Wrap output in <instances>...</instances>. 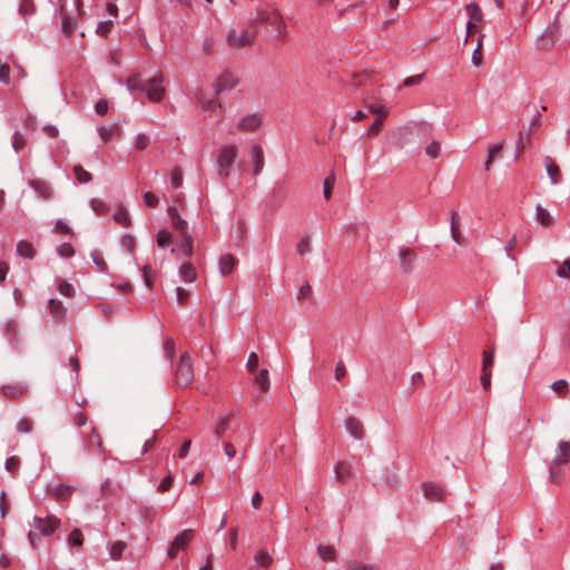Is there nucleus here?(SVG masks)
<instances>
[{"instance_id": "obj_64", "label": "nucleus", "mask_w": 570, "mask_h": 570, "mask_svg": "<svg viewBox=\"0 0 570 570\" xmlns=\"http://www.w3.org/2000/svg\"><path fill=\"white\" fill-rule=\"evenodd\" d=\"M347 570H379V568L373 564L352 563L348 566Z\"/></svg>"}, {"instance_id": "obj_26", "label": "nucleus", "mask_w": 570, "mask_h": 570, "mask_svg": "<svg viewBox=\"0 0 570 570\" xmlns=\"http://www.w3.org/2000/svg\"><path fill=\"white\" fill-rule=\"evenodd\" d=\"M179 273L185 282H194L197 278L195 267L190 263H185L180 266Z\"/></svg>"}, {"instance_id": "obj_4", "label": "nucleus", "mask_w": 570, "mask_h": 570, "mask_svg": "<svg viewBox=\"0 0 570 570\" xmlns=\"http://www.w3.org/2000/svg\"><path fill=\"white\" fill-rule=\"evenodd\" d=\"M164 76L158 73L144 82L141 91H144L148 99L153 102H160L165 97L166 89L163 86Z\"/></svg>"}, {"instance_id": "obj_41", "label": "nucleus", "mask_w": 570, "mask_h": 570, "mask_svg": "<svg viewBox=\"0 0 570 570\" xmlns=\"http://www.w3.org/2000/svg\"><path fill=\"white\" fill-rule=\"evenodd\" d=\"M441 151V144L438 140H432L426 147H425V154L426 156L431 158H438Z\"/></svg>"}, {"instance_id": "obj_25", "label": "nucleus", "mask_w": 570, "mask_h": 570, "mask_svg": "<svg viewBox=\"0 0 570 570\" xmlns=\"http://www.w3.org/2000/svg\"><path fill=\"white\" fill-rule=\"evenodd\" d=\"M98 134L104 142H108L114 136L120 134V128L118 125H111L109 127L104 126L98 129Z\"/></svg>"}, {"instance_id": "obj_6", "label": "nucleus", "mask_w": 570, "mask_h": 570, "mask_svg": "<svg viewBox=\"0 0 570 570\" xmlns=\"http://www.w3.org/2000/svg\"><path fill=\"white\" fill-rule=\"evenodd\" d=\"M59 525L60 519L52 514L45 518L35 517L31 524L33 530L45 537L51 535L59 528Z\"/></svg>"}, {"instance_id": "obj_63", "label": "nucleus", "mask_w": 570, "mask_h": 570, "mask_svg": "<svg viewBox=\"0 0 570 570\" xmlns=\"http://www.w3.org/2000/svg\"><path fill=\"white\" fill-rule=\"evenodd\" d=\"M296 252L299 255H305L306 253H308L309 252V239L308 238L301 239L296 246Z\"/></svg>"}, {"instance_id": "obj_59", "label": "nucleus", "mask_w": 570, "mask_h": 570, "mask_svg": "<svg viewBox=\"0 0 570 570\" xmlns=\"http://www.w3.org/2000/svg\"><path fill=\"white\" fill-rule=\"evenodd\" d=\"M19 464H20V461L17 456H10L6 461V469L9 472L14 473V472H17Z\"/></svg>"}, {"instance_id": "obj_9", "label": "nucleus", "mask_w": 570, "mask_h": 570, "mask_svg": "<svg viewBox=\"0 0 570 570\" xmlns=\"http://www.w3.org/2000/svg\"><path fill=\"white\" fill-rule=\"evenodd\" d=\"M193 538H194V530L186 529V530L181 531L178 535L175 537V539L170 543V546L167 550V556L170 559H174L180 550H184L187 548V546L193 540Z\"/></svg>"}, {"instance_id": "obj_45", "label": "nucleus", "mask_w": 570, "mask_h": 570, "mask_svg": "<svg viewBox=\"0 0 570 570\" xmlns=\"http://www.w3.org/2000/svg\"><path fill=\"white\" fill-rule=\"evenodd\" d=\"M312 296V287L308 283H304L297 293V299L305 301Z\"/></svg>"}, {"instance_id": "obj_19", "label": "nucleus", "mask_w": 570, "mask_h": 570, "mask_svg": "<svg viewBox=\"0 0 570 570\" xmlns=\"http://www.w3.org/2000/svg\"><path fill=\"white\" fill-rule=\"evenodd\" d=\"M228 45L235 48H243L248 42V33L246 30H242L239 33L236 30H232L227 36Z\"/></svg>"}, {"instance_id": "obj_52", "label": "nucleus", "mask_w": 570, "mask_h": 570, "mask_svg": "<svg viewBox=\"0 0 570 570\" xmlns=\"http://www.w3.org/2000/svg\"><path fill=\"white\" fill-rule=\"evenodd\" d=\"M142 85H144V82L140 80V78L138 76H132V77L128 78V80H127V88L129 90H140L141 91Z\"/></svg>"}, {"instance_id": "obj_50", "label": "nucleus", "mask_w": 570, "mask_h": 570, "mask_svg": "<svg viewBox=\"0 0 570 570\" xmlns=\"http://www.w3.org/2000/svg\"><path fill=\"white\" fill-rule=\"evenodd\" d=\"M57 252L61 257H72L75 254V250L69 243L58 246Z\"/></svg>"}, {"instance_id": "obj_43", "label": "nucleus", "mask_w": 570, "mask_h": 570, "mask_svg": "<svg viewBox=\"0 0 570 570\" xmlns=\"http://www.w3.org/2000/svg\"><path fill=\"white\" fill-rule=\"evenodd\" d=\"M36 8L32 0H22L20 3V12L27 17L35 12Z\"/></svg>"}, {"instance_id": "obj_14", "label": "nucleus", "mask_w": 570, "mask_h": 570, "mask_svg": "<svg viewBox=\"0 0 570 570\" xmlns=\"http://www.w3.org/2000/svg\"><path fill=\"white\" fill-rule=\"evenodd\" d=\"M265 166L264 150L261 145L252 146V174L258 175Z\"/></svg>"}, {"instance_id": "obj_36", "label": "nucleus", "mask_w": 570, "mask_h": 570, "mask_svg": "<svg viewBox=\"0 0 570 570\" xmlns=\"http://www.w3.org/2000/svg\"><path fill=\"white\" fill-rule=\"evenodd\" d=\"M334 185H335V176L332 173L325 178V180L323 183V194H324L325 199L331 198Z\"/></svg>"}, {"instance_id": "obj_12", "label": "nucleus", "mask_w": 570, "mask_h": 570, "mask_svg": "<svg viewBox=\"0 0 570 570\" xmlns=\"http://www.w3.org/2000/svg\"><path fill=\"white\" fill-rule=\"evenodd\" d=\"M424 497L433 502H441L444 500L445 491L439 484L433 482H424L422 484Z\"/></svg>"}, {"instance_id": "obj_11", "label": "nucleus", "mask_w": 570, "mask_h": 570, "mask_svg": "<svg viewBox=\"0 0 570 570\" xmlns=\"http://www.w3.org/2000/svg\"><path fill=\"white\" fill-rule=\"evenodd\" d=\"M560 33V24L559 21L556 20L552 24H550L541 36V48L548 49L552 47L556 40L559 38Z\"/></svg>"}, {"instance_id": "obj_10", "label": "nucleus", "mask_w": 570, "mask_h": 570, "mask_svg": "<svg viewBox=\"0 0 570 570\" xmlns=\"http://www.w3.org/2000/svg\"><path fill=\"white\" fill-rule=\"evenodd\" d=\"M28 184L37 193L39 198L43 200L53 198L55 191L49 183L41 179H30Z\"/></svg>"}, {"instance_id": "obj_30", "label": "nucleus", "mask_w": 570, "mask_h": 570, "mask_svg": "<svg viewBox=\"0 0 570 570\" xmlns=\"http://www.w3.org/2000/svg\"><path fill=\"white\" fill-rule=\"evenodd\" d=\"M484 35L481 33L478 38V45L474 51L472 52V62L474 66L480 67L483 62V56H482V47H483V39Z\"/></svg>"}, {"instance_id": "obj_23", "label": "nucleus", "mask_w": 570, "mask_h": 570, "mask_svg": "<svg viewBox=\"0 0 570 570\" xmlns=\"http://www.w3.org/2000/svg\"><path fill=\"white\" fill-rule=\"evenodd\" d=\"M345 428L355 439H362L364 435L363 424L355 417L346 419Z\"/></svg>"}, {"instance_id": "obj_33", "label": "nucleus", "mask_w": 570, "mask_h": 570, "mask_svg": "<svg viewBox=\"0 0 570 570\" xmlns=\"http://www.w3.org/2000/svg\"><path fill=\"white\" fill-rule=\"evenodd\" d=\"M537 220L542 225V226H551L552 224V216L550 215V213L541 207V206H537Z\"/></svg>"}, {"instance_id": "obj_17", "label": "nucleus", "mask_w": 570, "mask_h": 570, "mask_svg": "<svg viewBox=\"0 0 570 570\" xmlns=\"http://www.w3.org/2000/svg\"><path fill=\"white\" fill-rule=\"evenodd\" d=\"M334 472L336 480L340 482H345L354 475L352 465L343 461L336 463Z\"/></svg>"}, {"instance_id": "obj_51", "label": "nucleus", "mask_w": 570, "mask_h": 570, "mask_svg": "<svg viewBox=\"0 0 570 570\" xmlns=\"http://www.w3.org/2000/svg\"><path fill=\"white\" fill-rule=\"evenodd\" d=\"M494 363V353L484 351L483 352V361H482V370L490 371V367Z\"/></svg>"}, {"instance_id": "obj_31", "label": "nucleus", "mask_w": 570, "mask_h": 570, "mask_svg": "<svg viewBox=\"0 0 570 570\" xmlns=\"http://www.w3.org/2000/svg\"><path fill=\"white\" fill-rule=\"evenodd\" d=\"M49 308H50L51 315L56 320H61L66 313V308H65L63 304L58 299H50Z\"/></svg>"}, {"instance_id": "obj_29", "label": "nucleus", "mask_w": 570, "mask_h": 570, "mask_svg": "<svg viewBox=\"0 0 570 570\" xmlns=\"http://www.w3.org/2000/svg\"><path fill=\"white\" fill-rule=\"evenodd\" d=\"M126 549L127 544L124 541L112 542L110 547V558L115 561L120 560Z\"/></svg>"}, {"instance_id": "obj_54", "label": "nucleus", "mask_w": 570, "mask_h": 570, "mask_svg": "<svg viewBox=\"0 0 570 570\" xmlns=\"http://www.w3.org/2000/svg\"><path fill=\"white\" fill-rule=\"evenodd\" d=\"M149 137L147 135L140 134L137 136L135 140V147L138 150H144L149 145Z\"/></svg>"}, {"instance_id": "obj_22", "label": "nucleus", "mask_w": 570, "mask_h": 570, "mask_svg": "<svg viewBox=\"0 0 570 570\" xmlns=\"http://www.w3.org/2000/svg\"><path fill=\"white\" fill-rule=\"evenodd\" d=\"M48 493L52 494L57 500H68L72 493V490L68 485L63 484H57V485H49L48 487Z\"/></svg>"}, {"instance_id": "obj_55", "label": "nucleus", "mask_w": 570, "mask_h": 570, "mask_svg": "<svg viewBox=\"0 0 570 570\" xmlns=\"http://www.w3.org/2000/svg\"><path fill=\"white\" fill-rule=\"evenodd\" d=\"M73 287L71 284H69L68 282L66 281H61L59 283V292L61 295L63 296H67V297H71L72 294H73Z\"/></svg>"}, {"instance_id": "obj_61", "label": "nucleus", "mask_w": 570, "mask_h": 570, "mask_svg": "<svg viewBox=\"0 0 570 570\" xmlns=\"http://www.w3.org/2000/svg\"><path fill=\"white\" fill-rule=\"evenodd\" d=\"M40 535L41 534H39V532H37L36 530L29 531L28 539L33 549H38V547L40 546V542H41Z\"/></svg>"}, {"instance_id": "obj_60", "label": "nucleus", "mask_w": 570, "mask_h": 570, "mask_svg": "<svg viewBox=\"0 0 570 570\" xmlns=\"http://www.w3.org/2000/svg\"><path fill=\"white\" fill-rule=\"evenodd\" d=\"M144 202L147 206L156 207L159 203V198L151 191L144 194Z\"/></svg>"}, {"instance_id": "obj_3", "label": "nucleus", "mask_w": 570, "mask_h": 570, "mask_svg": "<svg viewBox=\"0 0 570 570\" xmlns=\"http://www.w3.org/2000/svg\"><path fill=\"white\" fill-rule=\"evenodd\" d=\"M194 381V367L191 357L188 353L180 355L175 366V382L179 386H188Z\"/></svg>"}, {"instance_id": "obj_18", "label": "nucleus", "mask_w": 570, "mask_h": 570, "mask_svg": "<svg viewBox=\"0 0 570 570\" xmlns=\"http://www.w3.org/2000/svg\"><path fill=\"white\" fill-rule=\"evenodd\" d=\"M167 213L170 218L173 227L177 232H179V233L187 232L188 223L180 217L176 207H174V206L168 207Z\"/></svg>"}, {"instance_id": "obj_47", "label": "nucleus", "mask_w": 570, "mask_h": 570, "mask_svg": "<svg viewBox=\"0 0 570 570\" xmlns=\"http://www.w3.org/2000/svg\"><path fill=\"white\" fill-rule=\"evenodd\" d=\"M367 109L371 114L382 118H385L389 112L387 109L382 105H367Z\"/></svg>"}, {"instance_id": "obj_56", "label": "nucleus", "mask_w": 570, "mask_h": 570, "mask_svg": "<svg viewBox=\"0 0 570 570\" xmlns=\"http://www.w3.org/2000/svg\"><path fill=\"white\" fill-rule=\"evenodd\" d=\"M383 119L382 117H377L375 121L370 126L367 134L376 136L383 127Z\"/></svg>"}, {"instance_id": "obj_49", "label": "nucleus", "mask_w": 570, "mask_h": 570, "mask_svg": "<svg viewBox=\"0 0 570 570\" xmlns=\"http://www.w3.org/2000/svg\"><path fill=\"white\" fill-rule=\"evenodd\" d=\"M556 265H558L557 274L560 277H569L570 276V258L564 261L562 265H559L558 262H554Z\"/></svg>"}, {"instance_id": "obj_24", "label": "nucleus", "mask_w": 570, "mask_h": 570, "mask_svg": "<svg viewBox=\"0 0 570 570\" xmlns=\"http://www.w3.org/2000/svg\"><path fill=\"white\" fill-rule=\"evenodd\" d=\"M17 254L21 257L32 259L36 255V250L29 242L20 240L17 245Z\"/></svg>"}, {"instance_id": "obj_62", "label": "nucleus", "mask_w": 570, "mask_h": 570, "mask_svg": "<svg viewBox=\"0 0 570 570\" xmlns=\"http://www.w3.org/2000/svg\"><path fill=\"white\" fill-rule=\"evenodd\" d=\"M17 430L22 433H28L32 430V422L28 419H22L18 422Z\"/></svg>"}, {"instance_id": "obj_20", "label": "nucleus", "mask_w": 570, "mask_h": 570, "mask_svg": "<svg viewBox=\"0 0 570 570\" xmlns=\"http://www.w3.org/2000/svg\"><path fill=\"white\" fill-rule=\"evenodd\" d=\"M193 245L194 240L193 237L189 235L188 232L180 233V237L178 240V250L186 257H190L193 255Z\"/></svg>"}, {"instance_id": "obj_21", "label": "nucleus", "mask_w": 570, "mask_h": 570, "mask_svg": "<svg viewBox=\"0 0 570 570\" xmlns=\"http://www.w3.org/2000/svg\"><path fill=\"white\" fill-rule=\"evenodd\" d=\"M255 566L262 570H266L273 564V557L267 550H259L254 557Z\"/></svg>"}, {"instance_id": "obj_15", "label": "nucleus", "mask_w": 570, "mask_h": 570, "mask_svg": "<svg viewBox=\"0 0 570 570\" xmlns=\"http://www.w3.org/2000/svg\"><path fill=\"white\" fill-rule=\"evenodd\" d=\"M544 167L552 184L561 181V169L551 156L544 157Z\"/></svg>"}, {"instance_id": "obj_5", "label": "nucleus", "mask_w": 570, "mask_h": 570, "mask_svg": "<svg viewBox=\"0 0 570 570\" xmlns=\"http://www.w3.org/2000/svg\"><path fill=\"white\" fill-rule=\"evenodd\" d=\"M271 387L269 372L262 368L252 380V401H259L265 397Z\"/></svg>"}, {"instance_id": "obj_40", "label": "nucleus", "mask_w": 570, "mask_h": 570, "mask_svg": "<svg viewBox=\"0 0 570 570\" xmlns=\"http://www.w3.org/2000/svg\"><path fill=\"white\" fill-rule=\"evenodd\" d=\"M114 219L124 225V226H128L130 225L131 220H130V217H129V214L128 212L125 209V208H119L115 215H114Z\"/></svg>"}, {"instance_id": "obj_32", "label": "nucleus", "mask_w": 570, "mask_h": 570, "mask_svg": "<svg viewBox=\"0 0 570 570\" xmlns=\"http://www.w3.org/2000/svg\"><path fill=\"white\" fill-rule=\"evenodd\" d=\"M77 29V21L70 16H63L62 32L66 37H70Z\"/></svg>"}, {"instance_id": "obj_38", "label": "nucleus", "mask_w": 570, "mask_h": 570, "mask_svg": "<svg viewBox=\"0 0 570 570\" xmlns=\"http://www.w3.org/2000/svg\"><path fill=\"white\" fill-rule=\"evenodd\" d=\"M551 389L559 395L569 393V383L566 380H558L551 384Z\"/></svg>"}, {"instance_id": "obj_28", "label": "nucleus", "mask_w": 570, "mask_h": 570, "mask_svg": "<svg viewBox=\"0 0 570 570\" xmlns=\"http://www.w3.org/2000/svg\"><path fill=\"white\" fill-rule=\"evenodd\" d=\"M197 100L200 102L204 109L215 111L217 108H220V101L217 99H206L202 92L196 94Z\"/></svg>"}, {"instance_id": "obj_46", "label": "nucleus", "mask_w": 570, "mask_h": 570, "mask_svg": "<svg viewBox=\"0 0 570 570\" xmlns=\"http://www.w3.org/2000/svg\"><path fill=\"white\" fill-rule=\"evenodd\" d=\"M68 542L73 546H81L83 542L82 532L79 529L72 530L69 535Z\"/></svg>"}, {"instance_id": "obj_8", "label": "nucleus", "mask_w": 570, "mask_h": 570, "mask_svg": "<svg viewBox=\"0 0 570 570\" xmlns=\"http://www.w3.org/2000/svg\"><path fill=\"white\" fill-rule=\"evenodd\" d=\"M465 10L469 13L470 19L466 23V36L464 43L468 42L470 36L478 30L479 24L483 21V13L476 3L468 4Z\"/></svg>"}, {"instance_id": "obj_44", "label": "nucleus", "mask_w": 570, "mask_h": 570, "mask_svg": "<svg viewBox=\"0 0 570 570\" xmlns=\"http://www.w3.org/2000/svg\"><path fill=\"white\" fill-rule=\"evenodd\" d=\"M171 243V235L167 230H160L157 235V244L160 247H166Z\"/></svg>"}, {"instance_id": "obj_27", "label": "nucleus", "mask_w": 570, "mask_h": 570, "mask_svg": "<svg viewBox=\"0 0 570 570\" xmlns=\"http://www.w3.org/2000/svg\"><path fill=\"white\" fill-rule=\"evenodd\" d=\"M236 264V259L232 256V255H224L220 259H219V271L223 275H228L232 271H233V267L235 266Z\"/></svg>"}, {"instance_id": "obj_53", "label": "nucleus", "mask_w": 570, "mask_h": 570, "mask_svg": "<svg viewBox=\"0 0 570 570\" xmlns=\"http://www.w3.org/2000/svg\"><path fill=\"white\" fill-rule=\"evenodd\" d=\"M90 206L97 214H104L107 210V205L101 199L94 198L90 203Z\"/></svg>"}, {"instance_id": "obj_35", "label": "nucleus", "mask_w": 570, "mask_h": 570, "mask_svg": "<svg viewBox=\"0 0 570 570\" xmlns=\"http://www.w3.org/2000/svg\"><path fill=\"white\" fill-rule=\"evenodd\" d=\"M317 552H318L320 557L324 561H333V560H335L336 553H335L334 548L331 547V546H322L321 544L317 548Z\"/></svg>"}, {"instance_id": "obj_37", "label": "nucleus", "mask_w": 570, "mask_h": 570, "mask_svg": "<svg viewBox=\"0 0 570 570\" xmlns=\"http://www.w3.org/2000/svg\"><path fill=\"white\" fill-rule=\"evenodd\" d=\"M503 147V144H497V145H493L489 148V151H488V158L484 163V168L485 170H489L491 168V165L493 163V159L495 157V155L498 153H500V150L502 149Z\"/></svg>"}, {"instance_id": "obj_34", "label": "nucleus", "mask_w": 570, "mask_h": 570, "mask_svg": "<svg viewBox=\"0 0 570 570\" xmlns=\"http://www.w3.org/2000/svg\"><path fill=\"white\" fill-rule=\"evenodd\" d=\"M73 174L80 184L89 183L92 179L91 174L87 171L81 165H76L73 167Z\"/></svg>"}, {"instance_id": "obj_42", "label": "nucleus", "mask_w": 570, "mask_h": 570, "mask_svg": "<svg viewBox=\"0 0 570 570\" xmlns=\"http://www.w3.org/2000/svg\"><path fill=\"white\" fill-rule=\"evenodd\" d=\"M183 184V173L179 167H174L171 170V185L174 188L180 187Z\"/></svg>"}, {"instance_id": "obj_1", "label": "nucleus", "mask_w": 570, "mask_h": 570, "mask_svg": "<svg viewBox=\"0 0 570 570\" xmlns=\"http://www.w3.org/2000/svg\"><path fill=\"white\" fill-rule=\"evenodd\" d=\"M252 24H266L272 27L278 37L286 33L285 22L278 10L271 3L259 2L255 6L254 18Z\"/></svg>"}, {"instance_id": "obj_2", "label": "nucleus", "mask_w": 570, "mask_h": 570, "mask_svg": "<svg viewBox=\"0 0 570 570\" xmlns=\"http://www.w3.org/2000/svg\"><path fill=\"white\" fill-rule=\"evenodd\" d=\"M570 462V442L561 441L558 444L556 456L550 463V481L559 483L561 478V465Z\"/></svg>"}, {"instance_id": "obj_13", "label": "nucleus", "mask_w": 570, "mask_h": 570, "mask_svg": "<svg viewBox=\"0 0 570 570\" xmlns=\"http://www.w3.org/2000/svg\"><path fill=\"white\" fill-rule=\"evenodd\" d=\"M237 85V79L230 72L222 73L214 83V90L217 95L234 88Z\"/></svg>"}, {"instance_id": "obj_16", "label": "nucleus", "mask_w": 570, "mask_h": 570, "mask_svg": "<svg viewBox=\"0 0 570 570\" xmlns=\"http://www.w3.org/2000/svg\"><path fill=\"white\" fill-rule=\"evenodd\" d=\"M399 257L402 271L404 273H410L413 268V262L415 259V254L411 248L402 247L399 250Z\"/></svg>"}, {"instance_id": "obj_57", "label": "nucleus", "mask_w": 570, "mask_h": 570, "mask_svg": "<svg viewBox=\"0 0 570 570\" xmlns=\"http://www.w3.org/2000/svg\"><path fill=\"white\" fill-rule=\"evenodd\" d=\"M135 245H136V242H135V238L131 236V235H125L122 238H121V246L127 250V252H132L134 248H135Z\"/></svg>"}, {"instance_id": "obj_39", "label": "nucleus", "mask_w": 570, "mask_h": 570, "mask_svg": "<svg viewBox=\"0 0 570 570\" xmlns=\"http://www.w3.org/2000/svg\"><path fill=\"white\" fill-rule=\"evenodd\" d=\"M27 145V138L20 132L16 131L12 136V147L16 151H20Z\"/></svg>"}, {"instance_id": "obj_7", "label": "nucleus", "mask_w": 570, "mask_h": 570, "mask_svg": "<svg viewBox=\"0 0 570 570\" xmlns=\"http://www.w3.org/2000/svg\"><path fill=\"white\" fill-rule=\"evenodd\" d=\"M237 156L236 147L227 146L219 150L217 164L219 167L218 174L222 177H227L229 175V169L233 166Z\"/></svg>"}, {"instance_id": "obj_58", "label": "nucleus", "mask_w": 570, "mask_h": 570, "mask_svg": "<svg viewBox=\"0 0 570 570\" xmlns=\"http://www.w3.org/2000/svg\"><path fill=\"white\" fill-rule=\"evenodd\" d=\"M173 482H174V478H173L171 473H169L167 476H165L161 480V482H160V484L158 487V491L160 493H164V492L168 491L170 489Z\"/></svg>"}, {"instance_id": "obj_48", "label": "nucleus", "mask_w": 570, "mask_h": 570, "mask_svg": "<svg viewBox=\"0 0 570 570\" xmlns=\"http://www.w3.org/2000/svg\"><path fill=\"white\" fill-rule=\"evenodd\" d=\"M189 297H190V293L187 289H185L183 287L176 288V299H177L178 304H180V305L186 304L188 302Z\"/></svg>"}]
</instances>
